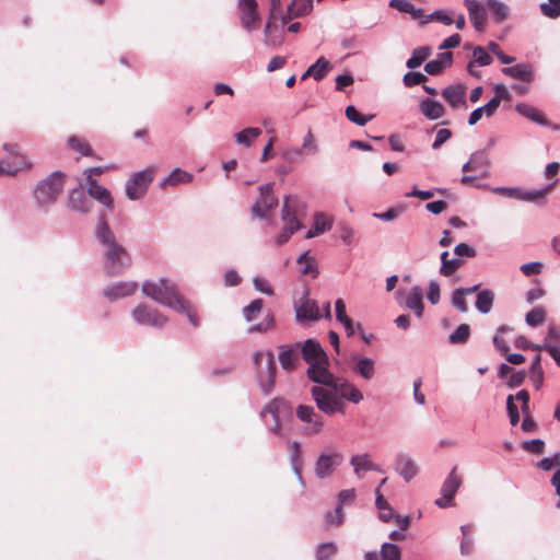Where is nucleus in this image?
Wrapping results in <instances>:
<instances>
[{
    "label": "nucleus",
    "mask_w": 560,
    "mask_h": 560,
    "mask_svg": "<svg viewBox=\"0 0 560 560\" xmlns=\"http://www.w3.org/2000/svg\"><path fill=\"white\" fill-rule=\"evenodd\" d=\"M96 238L101 245L104 272L109 277L124 275L132 266V257L129 250L118 242L105 215L101 217Z\"/></svg>",
    "instance_id": "nucleus-1"
},
{
    "label": "nucleus",
    "mask_w": 560,
    "mask_h": 560,
    "mask_svg": "<svg viewBox=\"0 0 560 560\" xmlns=\"http://www.w3.org/2000/svg\"><path fill=\"white\" fill-rule=\"evenodd\" d=\"M142 293L155 302L185 313L192 326L199 325L196 312L190 307L189 302L179 293L175 283L162 278L159 282L144 281Z\"/></svg>",
    "instance_id": "nucleus-2"
},
{
    "label": "nucleus",
    "mask_w": 560,
    "mask_h": 560,
    "mask_svg": "<svg viewBox=\"0 0 560 560\" xmlns=\"http://www.w3.org/2000/svg\"><path fill=\"white\" fill-rule=\"evenodd\" d=\"M67 178L66 173L55 171L37 182L32 191L36 208L47 210L52 207L62 195Z\"/></svg>",
    "instance_id": "nucleus-3"
},
{
    "label": "nucleus",
    "mask_w": 560,
    "mask_h": 560,
    "mask_svg": "<svg viewBox=\"0 0 560 560\" xmlns=\"http://www.w3.org/2000/svg\"><path fill=\"white\" fill-rule=\"evenodd\" d=\"M305 212V205L295 196H287L283 201L281 219L283 228L277 236V243L282 245L291 235L302 228L300 217Z\"/></svg>",
    "instance_id": "nucleus-4"
},
{
    "label": "nucleus",
    "mask_w": 560,
    "mask_h": 560,
    "mask_svg": "<svg viewBox=\"0 0 560 560\" xmlns=\"http://www.w3.org/2000/svg\"><path fill=\"white\" fill-rule=\"evenodd\" d=\"M257 377L265 393H270L275 386L277 365L271 351L257 352L254 355Z\"/></svg>",
    "instance_id": "nucleus-5"
},
{
    "label": "nucleus",
    "mask_w": 560,
    "mask_h": 560,
    "mask_svg": "<svg viewBox=\"0 0 560 560\" xmlns=\"http://www.w3.org/2000/svg\"><path fill=\"white\" fill-rule=\"evenodd\" d=\"M296 418L303 423L301 433L306 436H314L324 430V418L310 405H299L295 409Z\"/></svg>",
    "instance_id": "nucleus-6"
},
{
    "label": "nucleus",
    "mask_w": 560,
    "mask_h": 560,
    "mask_svg": "<svg viewBox=\"0 0 560 560\" xmlns=\"http://www.w3.org/2000/svg\"><path fill=\"white\" fill-rule=\"evenodd\" d=\"M155 167L149 166L148 168L137 172L131 175L126 184V195L130 200H138L142 198L151 182L154 178Z\"/></svg>",
    "instance_id": "nucleus-7"
},
{
    "label": "nucleus",
    "mask_w": 560,
    "mask_h": 560,
    "mask_svg": "<svg viewBox=\"0 0 560 560\" xmlns=\"http://www.w3.org/2000/svg\"><path fill=\"white\" fill-rule=\"evenodd\" d=\"M3 149L12 155V161L4 160L0 162V175H15L19 171L31 167V163L20 153L18 144L5 143Z\"/></svg>",
    "instance_id": "nucleus-8"
},
{
    "label": "nucleus",
    "mask_w": 560,
    "mask_h": 560,
    "mask_svg": "<svg viewBox=\"0 0 560 560\" xmlns=\"http://www.w3.org/2000/svg\"><path fill=\"white\" fill-rule=\"evenodd\" d=\"M259 192V198L252 207V213L257 218H266L278 206V199L273 195V184L260 186Z\"/></svg>",
    "instance_id": "nucleus-9"
},
{
    "label": "nucleus",
    "mask_w": 560,
    "mask_h": 560,
    "mask_svg": "<svg viewBox=\"0 0 560 560\" xmlns=\"http://www.w3.org/2000/svg\"><path fill=\"white\" fill-rule=\"evenodd\" d=\"M460 486L462 477L457 472V466H454L442 485V498L436 499L435 504L440 508H447L452 505L453 498Z\"/></svg>",
    "instance_id": "nucleus-10"
},
{
    "label": "nucleus",
    "mask_w": 560,
    "mask_h": 560,
    "mask_svg": "<svg viewBox=\"0 0 560 560\" xmlns=\"http://www.w3.org/2000/svg\"><path fill=\"white\" fill-rule=\"evenodd\" d=\"M342 462L343 456L340 453H323L316 460L314 468L315 475L320 479H325L331 476Z\"/></svg>",
    "instance_id": "nucleus-11"
},
{
    "label": "nucleus",
    "mask_w": 560,
    "mask_h": 560,
    "mask_svg": "<svg viewBox=\"0 0 560 560\" xmlns=\"http://www.w3.org/2000/svg\"><path fill=\"white\" fill-rule=\"evenodd\" d=\"M241 23L244 28L252 31L258 27L260 22L258 3L256 0H240Z\"/></svg>",
    "instance_id": "nucleus-12"
},
{
    "label": "nucleus",
    "mask_w": 560,
    "mask_h": 560,
    "mask_svg": "<svg viewBox=\"0 0 560 560\" xmlns=\"http://www.w3.org/2000/svg\"><path fill=\"white\" fill-rule=\"evenodd\" d=\"M132 317L136 322L142 325L163 326L166 323V317L158 310L151 308L144 304L138 305L132 311Z\"/></svg>",
    "instance_id": "nucleus-13"
},
{
    "label": "nucleus",
    "mask_w": 560,
    "mask_h": 560,
    "mask_svg": "<svg viewBox=\"0 0 560 560\" xmlns=\"http://www.w3.org/2000/svg\"><path fill=\"white\" fill-rule=\"evenodd\" d=\"M307 375L310 380L323 385H332L334 375L328 370V358L308 363Z\"/></svg>",
    "instance_id": "nucleus-14"
},
{
    "label": "nucleus",
    "mask_w": 560,
    "mask_h": 560,
    "mask_svg": "<svg viewBox=\"0 0 560 560\" xmlns=\"http://www.w3.org/2000/svg\"><path fill=\"white\" fill-rule=\"evenodd\" d=\"M557 182L558 179L539 190H524L521 188H517V190H510V198L535 203L544 202L546 197L553 190Z\"/></svg>",
    "instance_id": "nucleus-15"
},
{
    "label": "nucleus",
    "mask_w": 560,
    "mask_h": 560,
    "mask_svg": "<svg viewBox=\"0 0 560 560\" xmlns=\"http://www.w3.org/2000/svg\"><path fill=\"white\" fill-rule=\"evenodd\" d=\"M311 393L316 402L317 408L322 412L328 416H332L334 402L336 401L338 396L334 392L325 389L319 386H313Z\"/></svg>",
    "instance_id": "nucleus-16"
},
{
    "label": "nucleus",
    "mask_w": 560,
    "mask_h": 560,
    "mask_svg": "<svg viewBox=\"0 0 560 560\" xmlns=\"http://www.w3.org/2000/svg\"><path fill=\"white\" fill-rule=\"evenodd\" d=\"M467 86L463 83L448 85L442 90V97L448 103L452 108L459 106L467 107L466 104Z\"/></svg>",
    "instance_id": "nucleus-17"
},
{
    "label": "nucleus",
    "mask_w": 560,
    "mask_h": 560,
    "mask_svg": "<svg viewBox=\"0 0 560 560\" xmlns=\"http://www.w3.org/2000/svg\"><path fill=\"white\" fill-rule=\"evenodd\" d=\"M137 289L138 283L135 281H120L106 287L103 294L107 300L115 301L132 295Z\"/></svg>",
    "instance_id": "nucleus-18"
},
{
    "label": "nucleus",
    "mask_w": 560,
    "mask_h": 560,
    "mask_svg": "<svg viewBox=\"0 0 560 560\" xmlns=\"http://www.w3.org/2000/svg\"><path fill=\"white\" fill-rule=\"evenodd\" d=\"M319 151L318 143L316 138L311 129H308L307 133L304 136L302 145L296 149L288 150L284 153V158L293 161L298 155H315Z\"/></svg>",
    "instance_id": "nucleus-19"
},
{
    "label": "nucleus",
    "mask_w": 560,
    "mask_h": 560,
    "mask_svg": "<svg viewBox=\"0 0 560 560\" xmlns=\"http://www.w3.org/2000/svg\"><path fill=\"white\" fill-rule=\"evenodd\" d=\"M86 185L88 192L93 199L97 200L109 210L114 208V200L110 191L107 188L101 186L95 178L91 177H89V184Z\"/></svg>",
    "instance_id": "nucleus-20"
},
{
    "label": "nucleus",
    "mask_w": 560,
    "mask_h": 560,
    "mask_svg": "<svg viewBox=\"0 0 560 560\" xmlns=\"http://www.w3.org/2000/svg\"><path fill=\"white\" fill-rule=\"evenodd\" d=\"M474 27L481 32L486 25V10L477 0H465L464 2Z\"/></svg>",
    "instance_id": "nucleus-21"
},
{
    "label": "nucleus",
    "mask_w": 560,
    "mask_h": 560,
    "mask_svg": "<svg viewBox=\"0 0 560 560\" xmlns=\"http://www.w3.org/2000/svg\"><path fill=\"white\" fill-rule=\"evenodd\" d=\"M339 393L341 398H346L351 402L358 404L363 399L362 393L352 384L346 381H339L334 378L332 385H329Z\"/></svg>",
    "instance_id": "nucleus-22"
},
{
    "label": "nucleus",
    "mask_w": 560,
    "mask_h": 560,
    "mask_svg": "<svg viewBox=\"0 0 560 560\" xmlns=\"http://www.w3.org/2000/svg\"><path fill=\"white\" fill-rule=\"evenodd\" d=\"M313 8L312 0H293L288 7L285 15H281L282 25L287 24L290 20L307 14Z\"/></svg>",
    "instance_id": "nucleus-23"
},
{
    "label": "nucleus",
    "mask_w": 560,
    "mask_h": 560,
    "mask_svg": "<svg viewBox=\"0 0 560 560\" xmlns=\"http://www.w3.org/2000/svg\"><path fill=\"white\" fill-rule=\"evenodd\" d=\"M300 345L282 346L279 353V362L283 370L291 372L295 369L299 360Z\"/></svg>",
    "instance_id": "nucleus-24"
},
{
    "label": "nucleus",
    "mask_w": 560,
    "mask_h": 560,
    "mask_svg": "<svg viewBox=\"0 0 560 560\" xmlns=\"http://www.w3.org/2000/svg\"><path fill=\"white\" fill-rule=\"evenodd\" d=\"M502 72L505 75H509L516 80H521L526 83L532 82L534 79L532 66L527 63H518L512 67L503 68Z\"/></svg>",
    "instance_id": "nucleus-25"
},
{
    "label": "nucleus",
    "mask_w": 560,
    "mask_h": 560,
    "mask_svg": "<svg viewBox=\"0 0 560 560\" xmlns=\"http://www.w3.org/2000/svg\"><path fill=\"white\" fill-rule=\"evenodd\" d=\"M301 352L303 359L307 363L317 360H323L325 357H327L326 352L324 351L319 342H317L314 339L306 340L301 349Z\"/></svg>",
    "instance_id": "nucleus-26"
},
{
    "label": "nucleus",
    "mask_w": 560,
    "mask_h": 560,
    "mask_svg": "<svg viewBox=\"0 0 560 560\" xmlns=\"http://www.w3.org/2000/svg\"><path fill=\"white\" fill-rule=\"evenodd\" d=\"M420 112L427 118H429L431 120H435V119H439L444 116L445 108L440 102H438L435 100L424 98L420 103Z\"/></svg>",
    "instance_id": "nucleus-27"
},
{
    "label": "nucleus",
    "mask_w": 560,
    "mask_h": 560,
    "mask_svg": "<svg viewBox=\"0 0 560 560\" xmlns=\"http://www.w3.org/2000/svg\"><path fill=\"white\" fill-rule=\"evenodd\" d=\"M320 317L317 303L314 300H305L296 308L298 320H317Z\"/></svg>",
    "instance_id": "nucleus-28"
},
{
    "label": "nucleus",
    "mask_w": 560,
    "mask_h": 560,
    "mask_svg": "<svg viewBox=\"0 0 560 560\" xmlns=\"http://www.w3.org/2000/svg\"><path fill=\"white\" fill-rule=\"evenodd\" d=\"M396 469L406 481L411 480L418 472L415 460L406 455L397 457Z\"/></svg>",
    "instance_id": "nucleus-29"
},
{
    "label": "nucleus",
    "mask_w": 560,
    "mask_h": 560,
    "mask_svg": "<svg viewBox=\"0 0 560 560\" xmlns=\"http://www.w3.org/2000/svg\"><path fill=\"white\" fill-rule=\"evenodd\" d=\"M330 69V62L325 57H320L307 69L301 79L305 80L307 77H313L314 80L320 81L327 75Z\"/></svg>",
    "instance_id": "nucleus-30"
},
{
    "label": "nucleus",
    "mask_w": 560,
    "mask_h": 560,
    "mask_svg": "<svg viewBox=\"0 0 560 560\" xmlns=\"http://www.w3.org/2000/svg\"><path fill=\"white\" fill-rule=\"evenodd\" d=\"M287 405L285 400L282 398H275L270 402H268L261 411V416H266L270 413L275 419V427L272 428V432L276 434L280 433L281 424L279 421V415Z\"/></svg>",
    "instance_id": "nucleus-31"
},
{
    "label": "nucleus",
    "mask_w": 560,
    "mask_h": 560,
    "mask_svg": "<svg viewBox=\"0 0 560 560\" xmlns=\"http://www.w3.org/2000/svg\"><path fill=\"white\" fill-rule=\"evenodd\" d=\"M516 112L526 117L527 119L546 126L548 124V120L545 118V116L538 110L536 107L525 104V103H518L515 105Z\"/></svg>",
    "instance_id": "nucleus-32"
},
{
    "label": "nucleus",
    "mask_w": 560,
    "mask_h": 560,
    "mask_svg": "<svg viewBox=\"0 0 560 560\" xmlns=\"http://www.w3.org/2000/svg\"><path fill=\"white\" fill-rule=\"evenodd\" d=\"M389 7L404 13H409L413 20H424L425 15L421 9H417L407 0H390Z\"/></svg>",
    "instance_id": "nucleus-33"
},
{
    "label": "nucleus",
    "mask_w": 560,
    "mask_h": 560,
    "mask_svg": "<svg viewBox=\"0 0 560 560\" xmlns=\"http://www.w3.org/2000/svg\"><path fill=\"white\" fill-rule=\"evenodd\" d=\"M422 299V290L419 287H415L406 300V306L413 311L418 317H421L423 314L424 305Z\"/></svg>",
    "instance_id": "nucleus-34"
},
{
    "label": "nucleus",
    "mask_w": 560,
    "mask_h": 560,
    "mask_svg": "<svg viewBox=\"0 0 560 560\" xmlns=\"http://www.w3.org/2000/svg\"><path fill=\"white\" fill-rule=\"evenodd\" d=\"M529 378L536 389L541 388V386L544 384V380H545V373H544V370L541 366V355L540 354H537L530 363Z\"/></svg>",
    "instance_id": "nucleus-35"
},
{
    "label": "nucleus",
    "mask_w": 560,
    "mask_h": 560,
    "mask_svg": "<svg viewBox=\"0 0 560 560\" xmlns=\"http://www.w3.org/2000/svg\"><path fill=\"white\" fill-rule=\"evenodd\" d=\"M291 466L299 479H302V451L301 444L298 441H293L289 445Z\"/></svg>",
    "instance_id": "nucleus-36"
},
{
    "label": "nucleus",
    "mask_w": 560,
    "mask_h": 560,
    "mask_svg": "<svg viewBox=\"0 0 560 560\" xmlns=\"http://www.w3.org/2000/svg\"><path fill=\"white\" fill-rule=\"evenodd\" d=\"M352 359L357 362L354 371L365 380H371L374 375V361L370 358L358 355H353Z\"/></svg>",
    "instance_id": "nucleus-37"
},
{
    "label": "nucleus",
    "mask_w": 560,
    "mask_h": 560,
    "mask_svg": "<svg viewBox=\"0 0 560 560\" xmlns=\"http://www.w3.org/2000/svg\"><path fill=\"white\" fill-rule=\"evenodd\" d=\"M192 174L183 171L180 168H175L173 172L162 182V187L166 186H177L178 184H187L192 180Z\"/></svg>",
    "instance_id": "nucleus-38"
},
{
    "label": "nucleus",
    "mask_w": 560,
    "mask_h": 560,
    "mask_svg": "<svg viewBox=\"0 0 560 560\" xmlns=\"http://www.w3.org/2000/svg\"><path fill=\"white\" fill-rule=\"evenodd\" d=\"M72 151L79 153L80 156H91L96 160H102L101 156L96 155L90 143L82 138L72 136Z\"/></svg>",
    "instance_id": "nucleus-39"
},
{
    "label": "nucleus",
    "mask_w": 560,
    "mask_h": 560,
    "mask_svg": "<svg viewBox=\"0 0 560 560\" xmlns=\"http://www.w3.org/2000/svg\"><path fill=\"white\" fill-rule=\"evenodd\" d=\"M431 48L428 46L418 47L413 50L412 56L407 60V67L409 69H416L420 67L423 61L430 56Z\"/></svg>",
    "instance_id": "nucleus-40"
},
{
    "label": "nucleus",
    "mask_w": 560,
    "mask_h": 560,
    "mask_svg": "<svg viewBox=\"0 0 560 560\" xmlns=\"http://www.w3.org/2000/svg\"><path fill=\"white\" fill-rule=\"evenodd\" d=\"M260 135L261 130L259 128L250 127L235 133V140L238 144L249 147Z\"/></svg>",
    "instance_id": "nucleus-41"
},
{
    "label": "nucleus",
    "mask_w": 560,
    "mask_h": 560,
    "mask_svg": "<svg viewBox=\"0 0 560 560\" xmlns=\"http://www.w3.org/2000/svg\"><path fill=\"white\" fill-rule=\"evenodd\" d=\"M493 293L490 290L479 292L476 300V308L480 313H489L493 304Z\"/></svg>",
    "instance_id": "nucleus-42"
},
{
    "label": "nucleus",
    "mask_w": 560,
    "mask_h": 560,
    "mask_svg": "<svg viewBox=\"0 0 560 560\" xmlns=\"http://www.w3.org/2000/svg\"><path fill=\"white\" fill-rule=\"evenodd\" d=\"M350 463L353 466L355 475L359 476V477H361L360 472L362 470L363 471H368V470L374 469V465L370 460L368 454L354 455V456H352Z\"/></svg>",
    "instance_id": "nucleus-43"
},
{
    "label": "nucleus",
    "mask_w": 560,
    "mask_h": 560,
    "mask_svg": "<svg viewBox=\"0 0 560 560\" xmlns=\"http://www.w3.org/2000/svg\"><path fill=\"white\" fill-rule=\"evenodd\" d=\"M470 336V327L468 324H460L454 332L448 336L451 345L466 343Z\"/></svg>",
    "instance_id": "nucleus-44"
},
{
    "label": "nucleus",
    "mask_w": 560,
    "mask_h": 560,
    "mask_svg": "<svg viewBox=\"0 0 560 560\" xmlns=\"http://www.w3.org/2000/svg\"><path fill=\"white\" fill-rule=\"evenodd\" d=\"M489 161L483 152H476L471 155L470 160L463 165V172L476 171L481 166L487 167Z\"/></svg>",
    "instance_id": "nucleus-45"
},
{
    "label": "nucleus",
    "mask_w": 560,
    "mask_h": 560,
    "mask_svg": "<svg viewBox=\"0 0 560 560\" xmlns=\"http://www.w3.org/2000/svg\"><path fill=\"white\" fill-rule=\"evenodd\" d=\"M559 346H560V329L555 325H550L548 327V332L544 340V343L541 345V348H544L545 351L550 352V348H552V347L558 348Z\"/></svg>",
    "instance_id": "nucleus-46"
},
{
    "label": "nucleus",
    "mask_w": 560,
    "mask_h": 560,
    "mask_svg": "<svg viewBox=\"0 0 560 560\" xmlns=\"http://www.w3.org/2000/svg\"><path fill=\"white\" fill-rule=\"evenodd\" d=\"M487 5L491 10L497 22L501 23L508 18L509 8L503 2H500L498 0H488Z\"/></svg>",
    "instance_id": "nucleus-47"
},
{
    "label": "nucleus",
    "mask_w": 560,
    "mask_h": 560,
    "mask_svg": "<svg viewBox=\"0 0 560 560\" xmlns=\"http://www.w3.org/2000/svg\"><path fill=\"white\" fill-rule=\"evenodd\" d=\"M338 552V547L335 542H325L318 546L316 550V560H331Z\"/></svg>",
    "instance_id": "nucleus-48"
},
{
    "label": "nucleus",
    "mask_w": 560,
    "mask_h": 560,
    "mask_svg": "<svg viewBox=\"0 0 560 560\" xmlns=\"http://www.w3.org/2000/svg\"><path fill=\"white\" fill-rule=\"evenodd\" d=\"M264 306V301L261 299H256L250 302L249 305L244 307L243 314L247 322H252L258 317Z\"/></svg>",
    "instance_id": "nucleus-49"
},
{
    "label": "nucleus",
    "mask_w": 560,
    "mask_h": 560,
    "mask_svg": "<svg viewBox=\"0 0 560 560\" xmlns=\"http://www.w3.org/2000/svg\"><path fill=\"white\" fill-rule=\"evenodd\" d=\"M298 264L302 266L303 275H312L315 277L318 273L315 260L308 255V253L302 254L298 259Z\"/></svg>",
    "instance_id": "nucleus-50"
},
{
    "label": "nucleus",
    "mask_w": 560,
    "mask_h": 560,
    "mask_svg": "<svg viewBox=\"0 0 560 560\" xmlns=\"http://www.w3.org/2000/svg\"><path fill=\"white\" fill-rule=\"evenodd\" d=\"M541 13L550 19L560 16V0H548L540 4Z\"/></svg>",
    "instance_id": "nucleus-51"
},
{
    "label": "nucleus",
    "mask_w": 560,
    "mask_h": 560,
    "mask_svg": "<svg viewBox=\"0 0 560 560\" xmlns=\"http://www.w3.org/2000/svg\"><path fill=\"white\" fill-rule=\"evenodd\" d=\"M346 117L353 124L358 126H364L368 121H370L374 116H364L360 114L357 108L352 105L346 108Z\"/></svg>",
    "instance_id": "nucleus-52"
},
{
    "label": "nucleus",
    "mask_w": 560,
    "mask_h": 560,
    "mask_svg": "<svg viewBox=\"0 0 560 560\" xmlns=\"http://www.w3.org/2000/svg\"><path fill=\"white\" fill-rule=\"evenodd\" d=\"M462 534L463 539L460 542V552L464 556H469L472 551L474 542L470 537L471 526L470 525H464L462 526Z\"/></svg>",
    "instance_id": "nucleus-53"
},
{
    "label": "nucleus",
    "mask_w": 560,
    "mask_h": 560,
    "mask_svg": "<svg viewBox=\"0 0 560 560\" xmlns=\"http://www.w3.org/2000/svg\"><path fill=\"white\" fill-rule=\"evenodd\" d=\"M315 232L324 233L329 231L332 226V219L323 212H317L314 215Z\"/></svg>",
    "instance_id": "nucleus-54"
},
{
    "label": "nucleus",
    "mask_w": 560,
    "mask_h": 560,
    "mask_svg": "<svg viewBox=\"0 0 560 560\" xmlns=\"http://www.w3.org/2000/svg\"><path fill=\"white\" fill-rule=\"evenodd\" d=\"M546 319V312L541 307H535L526 314V323L536 327L541 325Z\"/></svg>",
    "instance_id": "nucleus-55"
},
{
    "label": "nucleus",
    "mask_w": 560,
    "mask_h": 560,
    "mask_svg": "<svg viewBox=\"0 0 560 560\" xmlns=\"http://www.w3.org/2000/svg\"><path fill=\"white\" fill-rule=\"evenodd\" d=\"M343 517H345V514L342 511V506L338 505L334 512H328L325 515V522L328 527L329 526H339L342 524Z\"/></svg>",
    "instance_id": "nucleus-56"
},
{
    "label": "nucleus",
    "mask_w": 560,
    "mask_h": 560,
    "mask_svg": "<svg viewBox=\"0 0 560 560\" xmlns=\"http://www.w3.org/2000/svg\"><path fill=\"white\" fill-rule=\"evenodd\" d=\"M382 560H400V549L393 544H384L381 550Z\"/></svg>",
    "instance_id": "nucleus-57"
},
{
    "label": "nucleus",
    "mask_w": 560,
    "mask_h": 560,
    "mask_svg": "<svg viewBox=\"0 0 560 560\" xmlns=\"http://www.w3.org/2000/svg\"><path fill=\"white\" fill-rule=\"evenodd\" d=\"M465 296L463 288L456 289L452 296V304L462 313L468 312V304Z\"/></svg>",
    "instance_id": "nucleus-58"
},
{
    "label": "nucleus",
    "mask_w": 560,
    "mask_h": 560,
    "mask_svg": "<svg viewBox=\"0 0 560 560\" xmlns=\"http://www.w3.org/2000/svg\"><path fill=\"white\" fill-rule=\"evenodd\" d=\"M275 324V317L271 313H268L265 319L256 325H253L248 328L249 332H266L268 331Z\"/></svg>",
    "instance_id": "nucleus-59"
},
{
    "label": "nucleus",
    "mask_w": 560,
    "mask_h": 560,
    "mask_svg": "<svg viewBox=\"0 0 560 560\" xmlns=\"http://www.w3.org/2000/svg\"><path fill=\"white\" fill-rule=\"evenodd\" d=\"M523 450L533 454H542L545 451V442L540 439L525 441L522 444Z\"/></svg>",
    "instance_id": "nucleus-60"
},
{
    "label": "nucleus",
    "mask_w": 560,
    "mask_h": 560,
    "mask_svg": "<svg viewBox=\"0 0 560 560\" xmlns=\"http://www.w3.org/2000/svg\"><path fill=\"white\" fill-rule=\"evenodd\" d=\"M506 410H508V415H509L511 424L512 425L517 424V422L520 421V413H518L517 407L514 402L513 395H509L506 398Z\"/></svg>",
    "instance_id": "nucleus-61"
},
{
    "label": "nucleus",
    "mask_w": 560,
    "mask_h": 560,
    "mask_svg": "<svg viewBox=\"0 0 560 560\" xmlns=\"http://www.w3.org/2000/svg\"><path fill=\"white\" fill-rule=\"evenodd\" d=\"M462 266L460 259H450L444 261L440 268V273L445 277L452 276Z\"/></svg>",
    "instance_id": "nucleus-62"
},
{
    "label": "nucleus",
    "mask_w": 560,
    "mask_h": 560,
    "mask_svg": "<svg viewBox=\"0 0 560 560\" xmlns=\"http://www.w3.org/2000/svg\"><path fill=\"white\" fill-rule=\"evenodd\" d=\"M472 56L479 66H489L492 62L491 56L480 46L474 49Z\"/></svg>",
    "instance_id": "nucleus-63"
},
{
    "label": "nucleus",
    "mask_w": 560,
    "mask_h": 560,
    "mask_svg": "<svg viewBox=\"0 0 560 560\" xmlns=\"http://www.w3.org/2000/svg\"><path fill=\"white\" fill-rule=\"evenodd\" d=\"M427 80L425 75L421 72H407L404 75V83L406 86H413L423 83Z\"/></svg>",
    "instance_id": "nucleus-64"
}]
</instances>
